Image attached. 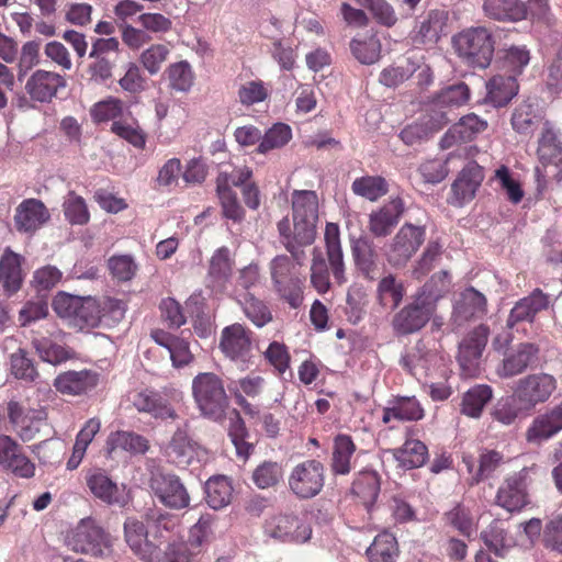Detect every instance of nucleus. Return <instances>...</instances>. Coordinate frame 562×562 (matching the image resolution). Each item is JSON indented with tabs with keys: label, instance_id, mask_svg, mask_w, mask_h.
I'll list each match as a JSON object with an SVG mask.
<instances>
[{
	"label": "nucleus",
	"instance_id": "1",
	"mask_svg": "<svg viewBox=\"0 0 562 562\" xmlns=\"http://www.w3.org/2000/svg\"><path fill=\"white\" fill-rule=\"evenodd\" d=\"M177 524V516L156 506L148 507L140 515V519L125 520V541L142 560L160 561L164 555L169 554V542Z\"/></svg>",
	"mask_w": 562,
	"mask_h": 562
},
{
	"label": "nucleus",
	"instance_id": "2",
	"mask_svg": "<svg viewBox=\"0 0 562 562\" xmlns=\"http://www.w3.org/2000/svg\"><path fill=\"white\" fill-rule=\"evenodd\" d=\"M293 229L288 217L278 223L282 244L297 266L305 260L303 247L313 244L318 221V198L315 191L295 190L292 193Z\"/></svg>",
	"mask_w": 562,
	"mask_h": 562
},
{
	"label": "nucleus",
	"instance_id": "3",
	"mask_svg": "<svg viewBox=\"0 0 562 562\" xmlns=\"http://www.w3.org/2000/svg\"><path fill=\"white\" fill-rule=\"evenodd\" d=\"M457 55L473 68L490 66L494 54L492 33L484 26L468 27L452 38Z\"/></svg>",
	"mask_w": 562,
	"mask_h": 562
},
{
	"label": "nucleus",
	"instance_id": "4",
	"mask_svg": "<svg viewBox=\"0 0 562 562\" xmlns=\"http://www.w3.org/2000/svg\"><path fill=\"white\" fill-rule=\"evenodd\" d=\"M54 311L63 318L70 319L81 329L95 327L101 321V308L91 296L58 293L53 301Z\"/></svg>",
	"mask_w": 562,
	"mask_h": 562
},
{
	"label": "nucleus",
	"instance_id": "5",
	"mask_svg": "<svg viewBox=\"0 0 562 562\" xmlns=\"http://www.w3.org/2000/svg\"><path fill=\"white\" fill-rule=\"evenodd\" d=\"M436 294L428 291V285L417 294L414 302L403 307L393 318V328L400 335H408L420 330L434 312Z\"/></svg>",
	"mask_w": 562,
	"mask_h": 562
},
{
	"label": "nucleus",
	"instance_id": "6",
	"mask_svg": "<svg viewBox=\"0 0 562 562\" xmlns=\"http://www.w3.org/2000/svg\"><path fill=\"white\" fill-rule=\"evenodd\" d=\"M325 484V468L317 460H305L291 470L288 477L290 491L300 499L318 495Z\"/></svg>",
	"mask_w": 562,
	"mask_h": 562
},
{
	"label": "nucleus",
	"instance_id": "7",
	"mask_svg": "<svg viewBox=\"0 0 562 562\" xmlns=\"http://www.w3.org/2000/svg\"><path fill=\"white\" fill-rule=\"evenodd\" d=\"M548 389H513L508 395L501 397L494 408V416L505 425L512 424L518 414L547 401Z\"/></svg>",
	"mask_w": 562,
	"mask_h": 562
},
{
	"label": "nucleus",
	"instance_id": "8",
	"mask_svg": "<svg viewBox=\"0 0 562 562\" xmlns=\"http://www.w3.org/2000/svg\"><path fill=\"white\" fill-rule=\"evenodd\" d=\"M149 487L158 501L167 508L182 510L190 506V494L181 480L171 473L153 472Z\"/></svg>",
	"mask_w": 562,
	"mask_h": 562
},
{
	"label": "nucleus",
	"instance_id": "9",
	"mask_svg": "<svg viewBox=\"0 0 562 562\" xmlns=\"http://www.w3.org/2000/svg\"><path fill=\"white\" fill-rule=\"evenodd\" d=\"M265 532L282 542L304 543L311 539L312 528L300 516L279 514L266 521Z\"/></svg>",
	"mask_w": 562,
	"mask_h": 562
},
{
	"label": "nucleus",
	"instance_id": "10",
	"mask_svg": "<svg viewBox=\"0 0 562 562\" xmlns=\"http://www.w3.org/2000/svg\"><path fill=\"white\" fill-rule=\"evenodd\" d=\"M112 119L111 131L136 148H143L146 136L137 121L123 102L115 98H108V120Z\"/></svg>",
	"mask_w": 562,
	"mask_h": 562
},
{
	"label": "nucleus",
	"instance_id": "11",
	"mask_svg": "<svg viewBox=\"0 0 562 562\" xmlns=\"http://www.w3.org/2000/svg\"><path fill=\"white\" fill-rule=\"evenodd\" d=\"M425 240V227L404 224L386 251L387 261L394 267L404 266Z\"/></svg>",
	"mask_w": 562,
	"mask_h": 562
},
{
	"label": "nucleus",
	"instance_id": "12",
	"mask_svg": "<svg viewBox=\"0 0 562 562\" xmlns=\"http://www.w3.org/2000/svg\"><path fill=\"white\" fill-rule=\"evenodd\" d=\"M220 349L229 360L246 364L252 352L251 331L239 323L224 327L221 333Z\"/></svg>",
	"mask_w": 562,
	"mask_h": 562
},
{
	"label": "nucleus",
	"instance_id": "13",
	"mask_svg": "<svg viewBox=\"0 0 562 562\" xmlns=\"http://www.w3.org/2000/svg\"><path fill=\"white\" fill-rule=\"evenodd\" d=\"M64 75L44 69L35 70L25 82V92L34 102L50 103L67 88Z\"/></svg>",
	"mask_w": 562,
	"mask_h": 562
},
{
	"label": "nucleus",
	"instance_id": "14",
	"mask_svg": "<svg viewBox=\"0 0 562 562\" xmlns=\"http://www.w3.org/2000/svg\"><path fill=\"white\" fill-rule=\"evenodd\" d=\"M488 334L487 326L479 325L459 344L458 361L462 374L472 376L476 373L480 359L487 344Z\"/></svg>",
	"mask_w": 562,
	"mask_h": 562
},
{
	"label": "nucleus",
	"instance_id": "15",
	"mask_svg": "<svg viewBox=\"0 0 562 562\" xmlns=\"http://www.w3.org/2000/svg\"><path fill=\"white\" fill-rule=\"evenodd\" d=\"M536 465L526 467L508 476L499 486L496 503L508 512L520 510L528 504L527 479Z\"/></svg>",
	"mask_w": 562,
	"mask_h": 562
},
{
	"label": "nucleus",
	"instance_id": "16",
	"mask_svg": "<svg viewBox=\"0 0 562 562\" xmlns=\"http://www.w3.org/2000/svg\"><path fill=\"white\" fill-rule=\"evenodd\" d=\"M68 544L76 552L102 555L105 546L103 528L92 518L82 519L72 531Z\"/></svg>",
	"mask_w": 562,
	"mask_h": 562
},
{
	"label": "nucleus",
	"instance_id": "17",
	"mask_svg": "<svg viewBox=\"0 0 562 562\" xmlns=\"http://www.w3.org/2000/svg\"><path fill=\"white\" fill-rule=\"evenodd\" d=\"M450 122L447 114L440 110H432L422 115L416 122L405 126L401 133V139L408 146L422 143L432 134L440 131Z\"/></svg>",
	"mask_w": 562,
	"mask_h": 562
},
{
	"label": "nucleus",
	"instance_id": "18",
	"mask_svg": "<svg viewBox=\"0 0 562 562\" xmlns=\"http://www.w3.org/2000/svg\"><path fill=\"white\" fill-rule=\"evenodd\" d=\"M405 206L401 198H393L369 215V231L375 237H384L392 233L404 213Z\"/></svg>",
	"mask_w": 562,
	"mask_h": 562
},
{
	"label": "nucleus",
	"instance_id": "19",
	"mask_svg": "<svg viewBox=\"0 0 562 562\" xmlns=\"http://www.w3.org/2000/svg\"><path fill=\"white\" fill-rule=\"evenodd\" d=\"M487 312V301L483 293L470 286L464 289L453 305V321L458 325L470 319L482 318Z\"/></svg>",
	"mask_w": 562,
	"mask_h": 562
},
{
	"label": "nucleus",
	"instance_id": "20",
	"mask_svg": "<svg viewBox=\"0 0 562 562\" xmlns=\"http://www.w3.org/2000/svg\"><path fill=\"white\" fill-rule=\"evenodd\" d=\"M562 430V402L546 414L536 417L526 431L529 443L540 445Z\"/></svg>",
	"mask_w": 562,
	"mask_h": 562
},
{
	"label": "nucleus",
	"instance_id": "21",
	"mask_svg": "<svg viewBox=\"0 0 562 562\" xmlns=\"http://www.w3.org/2000/svg\"><path fill=\"white\" fill-rule=\"evenodd\" d=\"M539 348L532 342L518 344L503 359L497 368V374L502 378H512L522 373L537 358Z\"/></svg>",
	"mask_w": 562,
	"mask_h": 562
},
{
	"label": "nucleus",
	"instance_id": "22",
	"mask_svg": "<svg viewBox=\"0 0 562 562\" xmlns=\"http://www.w3.org/2000/svg\"><path fill=\"white\" fill-rule=\"evenodd\" d=\"M49 213L44 203L36 199H27L19 204L15 210L14 222L20 232H35L47 220Z\"/></svg>",
	"mask_w": 562,
	"mask_h": 562
},
{
	"label": "nucleus",
	"instance_id": "23",
	"mask_svg": "<svg viewBox=\"0 0 562 562\" xmlns=\"http://www.w3.org/2000/svg\"><path fill=\"white\" fill-rule=\"evenodd\" d=\"M549 306V296L540 289L519 300L512 308L507 326L514 327L519 322H532L536 315Z\"/></svg>",
	"mask_w": 562,
	"mask_h": 562
},
{
	"label": "nucleus",
	"instance_id": "24",
	"mask_svg": "<svg viewBox=\"0 0 562 562\" xmlns=\"http://www.w3.org/2000/svg\"><path fill=\"white\" fill-rule=\"evenodd\" d=\"M448 22V12L445 10H431L419 22L414 32L415 44H436L445 34Z\"/></svg>",
	"mask_w": 562,
	"mask_h": 562
},
{
	"label": "nucleus",
	"instance_id": "25",
	"mask_svg": "<svg viewBox=\"0 0 562 562\" xmlns=\"http://www.w3.org/2000/svg\"><path fill=\"white\" fill-rule=\"evenodd\" d=\"M233 260L227 247H221L211 257L209 267V286L215 293H224L229 281Z\"/></svg>",
	"mask_w": 562,
	"mask_h": 562
},
{
	"label": "nucleus",
	"instance_id": "26",
	"mask_svg": "<svg viewBox=\"0 0 562 562\" xmlns=\"http://www.w3.org/2000/svg\"><path fill=\"white\" fill-rule=\"evenodd\" d=\"M168 458L178 467L193 463L200 454V446L189 438L184 429L178 428L166 449Z\"/></svg>",
	"mask_w": 562,
	"mask_h": 562
},
{
	"label": "nucleus",
	"instance_id": "27",
	"mask_svg": "<svg viewBox=\"0 0 562 562\" xmlns=\"http://www.w3.org/2000/svg\"><path fill=\"white\" fill-rule=\"evenodd\" d=\"M324 238L328 263L330 266L333 277L336 283L344 284L347 282V278L345 274V262L340 244L339 226L335 223H327Z\"/></svg>",
	"mask_w": 562,
	"mask_h": 562
},
{
	"label": "nucleus",
	"instance_id": "28",
	"mask_svg": "<svg viewBox=\"0 0 562 562\" xmlns=\"http://www.w3.org/2000/svg\"><path fill=\"white\" fill-rule=\"evenodd\" d=\"M518 82L513 75H496L486 82L485 103L505 106L518 93Z\"/></svg>",
	"mask_w": 562,
	"mask_h": 562
},
{
	"label": "nucleus",
	"instance_id": "29",
	"mask_svg": "<svg viewBox=\"0 0 562 562\" xmlns=\"http://www.w3.org/2000/svg\"><path fill=\"white\" fill-rule=\"evenodd\" d=\"M483 12L499 22H518L527 18L526 4L520 0H484Z\"/></svg>",
	"mask_w": 562,
	"mask_h": 562
},
{
	"label": "nucleus",
	"instance_id": "30",
	"mask_svg": "<svg viewBox=\"0 0 562 562\" xmlns=\"http://www.w3.org/2000/svg\"><path fill=\"white\" fill-rule=\"evenodd\" d=\"M24 258L5 248L0 259V283L9 293H15L20 290L23 282L22 262Z\"/></svg>",
	"mask_w": 562,
	"mask_h": 562
},
{
	"label": "nucleus",
	"instance_id": "31",
	"mask_svg": "<svg viewBox=\"0 0 562 562\" xmlns=\"http://www.w3.org/2000/svg\"><path fill=\"white\" fill-rule=\"evenodd\" d=\"M193 395L204 416L214 420L223 417L228 406L224 389H193Z\"/></svg>",
	"mask_w": 562,
	"mask_h": 562
},
{
	"label": "nucleus",
	"instance_id": "32",
	"mask_svg": "<svg viewBox=\"0 0 562 562\" xmlns=\"http://www.w3.org/2000/svg\"><path fill=\"white\" fill-rule=\"evenodd\" d=\"M483 179L481 168L475 164H469L459 173L452 183L451 190L459 204H463L474 198Z\"/></svg>",
	"mask_w": 562,
	"mask_h": 562
},
{
	"label": "nucleus",
	"instance_id": "33",
	"mask_svg": "<svg viewBox=\"0 0 562 562\" xmlns=\"http://www.w3.org/2000/svg\"><path fill=\"white\" fill-rule=\"evenodd\" d=\"M352 255L356 266L362 274L374 280L379 274V255L373 243L367 238H359L352 244Z\"/></svg>",
	"mask_w": 562,
	"mask_h": 562
},
{
	"label": "nucleus",
	"instance_id": "34",
	"mask_svg": "<svg viewBox=\"0 0 562 562\" xmlns=\"http://www.w3.org/2000/svg\"><path fill=\"white\" fill-rule=\"evenodd\" d=\"M400 468L411 470L425 464L428 459L426 445L418 439H407L400 448L391 450Z\"/></svg>",
	"mask_w": 562,
	"mask_h": 562
},
{
	"label": "nucleus",
	"instance_id": "35",
	"mask_svg": "<svg viewBox=\"0 0 562 562\" xmlns=\"http://www.w3.org/2000/svg\"><path fill=\"white\" fill-rule=\"evenodd\" d=\"M233 295L241 306L247 318H249L257 327H262L272 319L271 313L266 304L256 299L251 293H238L237 289H235Z\"/></svg>",
	"mask_w": 562,
	"mask_h": 562
},
{
	"label": "nucleus",
	"instance_id": "36",
	"mask_svg": "<svg viewBox=\"0 0 562 562\" xmlns=\"http://www.w3.org/2000/svg\"><path fill=\"white\" fill-rule=\"evenodd\" d=\"M486 127L487 122L485 120L474 113H470L461 117L460 121L449 130L443 142L447 143L449 139H453V142H468L479 133L484 132Z\"/></svg>",
	"mask_w": 562,
	"mask_h": 562
},
{
	"label": "nucleus",
	"instance_id": "37",
	"mask_svg": "<svg viewBox=\"0 0 562 562\" xmlns=\"http://www.w3.org/2000/svg\"><path fill=\"white\" fill-rule=\"evenodd\" d=\"M351 190L356 195L375 202L389 192V183L381 176H363L352 181Z\"/></svg>",
	"mask_w": 562,
	"mask_h": 562
},
{
	"label": "nucleus",
	"instance_id": "38",
	"mask_svg": "<svg viewBox=\"0 0 562 562\" xmlns=\"http://www.w3.org/2000/svg\"><path fill=\"white\" fill-rule=\"evenodd\" d=\"M134 406L139 412H146L159 418H175V411L150 390L144 389L133 398Z\"/></svg>",
	"mask_w": 562,
	"mask_h": 562
},
{
	"label": "nucleus",
	"instance_id": "39",
	"mask_svg": "<svg viewBox=\"0 0 562 562\" xmlns=\"http://www.w3.org/2000/svg\"><path fill=\"white\" fill-rule=\"evenodd\" d=\"M356 446L347 435H338L334 441L331 470L335 474H348L350 472V461L355 453Z\"/></svg>",
	"mask_w": 562,
	"mask_h": 562
},
{
	"label": "nucleus",
	"instance_id": "40",
	"mask_svg": "<svg viewBox=\"0 0 562 562\" xmlns=\"http://www.w3.org/2000/svg\"><path fill=\"white\" fill-rule=\"evenodd\" d=\"M390 405L385 409L384 422H389L391 416L406 420H418L424 416L423 408L415 396H396Z\"/></svg>",
	"mask_w": 562,
	"mask_h": 562
},
{
	"label": "nucleus",
	"instance_id": "41",
	"mask_svg": "<svg viewBox=\"0 0 562 562\" xmlns=\"http://www.w3.org/2000/svg\"><path fill=\"white\" fill-rule=\"evenodd\" d=\"M398 553L397 541L390 532L378 535L367 549L370 562H395Z\"/></svg>",
	"mask_w": 562,
	"mask_h": 562
},
{
	"label": "nucleus",
	"instance_id": "42",
	"mask_svg": "<svg viewBox=\"0 0 562 562\" xmlns=\"http://www.w3.org/2000/svg\"><path fill=\"white\" fill-rule=\"evenodd\" d=\"M233 487L225 476H216L205 483L206 503L213 509L227 506L232 499Z\"/></svg>",
	"mask_w": 562,
	"mask_h": 562
},
{
	"label": "nucleus",
	"instance_id": "43",
	"mask_svg": "<svg viewBox=\"0 0 562 562\" xmlns=\"http://www.w3.org/2000/svg\"><path fill=\"white\" fill-rule=\"evenodd\" d=\"M352 491L361 499L362 504L370 508L380 492V477L378 473L373 471L360 473L352 484Z\"/></svg>",
	"mask_w": 562,
	"mask_h": 562
},
{
	"label": "nucleus",
	"instance_id": "44",
	"mask_svg": "<svg viewBox=\"0 0 562 562\" xmlns=\"http://www.w3.org/2000/svg\"><path fill=\"white\" fill-rule=\"evenodd\" d=\"M481 538L488 549L501 557L514 544L512 537L507 535L504 528V524L499 520L492 521L481 532Z\"/></svg>",
	"mask_w": 562,
	"mask_h": 562
},
{
	"label": "nucleus",
	"instance_id": "45",
	"mask_svg": "<svg viewBox=\"0 0 562 562\" xmlns=\"http://www.w3.org/2000/svg\"><path fill=\"white\" fill-rule=\"evenodd\" d=\"M562 153V144L552 126L546 122L539 138L538 156L544 164L553 162Z\"/></svg>",
	"mask_w": 562,
	"mask_h": 562
},
{
	"label": "nucleus",
	"instance_id": "46",
	"mask_svg": "<svg viewBox=\"0 0 562 562\" xmlns=\"http://www.w3.org/2000/svg\"><path fill=\"white\" fill-rule=\"evenodd\" d=\"M404 296V289L395 277L389 274L382 278L378 284V299L382 306L395 308Z\"/></svg>",
	"mask_w": 562,
	"mask_h": 562
},
{
	"label": "nucleus",
	"instance_id": "47",
	"mask_svg": "<svg viewBox=\"0 0 562 562\" xmlns=\"http://www.w3.org/2000/svg\"><path fill=\"white\" fill-rule=\"evenodd\" d=\"M350 48L353 56L361 64L371 65L380 58L381 44L374 35L368 36L364 40L353 38L350 43Z\"/></svg>",
	"mask_w": 562,
	"mask_h": 562
},
{
	"label": "nucleus",
	"instance_id": "48",
	"mask_svg": "<svg viewBox=\"0 0 562 562\" xmlns=\"http://www.w3.org/2000/svg\"><path fill=\"white\" fill-rule=\"evenodd\" d=\"M171 89L188 92L194 82V74L187 60L171 64L167 69Z\"/></svg>",
	"mask_w": 562,
	"mask_h": 562
},
{
	"label": "nucleus",
	"instance_id": "49",
	"mask_svg": "<svg viewBox=\"0 0 562 562\" xmlns=\"http://www.w3.org/2000/svg\"><path fill=\"white\" fill-rule=\"evenodd\" d=\"M170 55V48L166 44H153L142 52L139 61L144 69L150 75L155 76L160 70Z\"/></svg>",
	"mask_w": 562,
	"mask_h": 562
},
{
	"label": "nucleus",
	"instance_id": "50",
	"mask_svg": "<svg viewBox=\"0 0 562 562\" xmlns=\"http://www.w3.org/2000/svg\"><path fill=\"white\" fill-rule=\"evenodd\" d=\"M311 284L319 294H325L330 289L328 267L322 251L317 248L313 249Z\"/></svg>",
	"mask_w": 562,
	"mask_h": 562
},
{
	"label": "nucleus",
	"instance_id": "51",
	"mask_svg": "<svg viewBox=\"0 0 562 562\" xmlns=\"http://www.w3.org/2000/svg\"><path fill=\"white\" fill-rule=\"evenodd\" d=\"M292 137V131L289 125L277 123L270 127L265 135H261V142L258 146L260 154H266L269 150L280 148L289 143Z\"/></svg>",
	"mask_w": 562,
	"mask_h": 562
},
{
	"label": "nucleus",
	"instance_id": "52",
	"mask_svg": "<svg viewBox=\"0 0 562 562\" xmlns=\"http://www.w3.org/2000/svg\"><path fill=\"white\" fill-rule=\"evenodd\" d=\"M225 177L216 180L217 195L221 201L223 214L225 217L233 221H240L244 215L243 207L240 206L236 193L232 189H225Z\"/></svg>",
	"mask_w": 562,
	"mask_h": 562
},
{
	"label": "nucleus",
	"instance_id": "53",
	"mask_svg": "<svg viewBox=\"0 0 562 562\" xmlns=\"http://www.w3.org/2000/svg\"><path fill=\"white\" fill-rule=\"evenodd\" d=\"M108 443L113 451L120 448L132 453H144L148 449V441L144 437L128 431L112 434Z\"/></svg>",
	"mask_w": 562,
	"mask_h": 562
},
{
	"label": "nucleus",
	"instance_id": "54",
	"mask_svg": "<svg viewBox=\"0 0 562 562\" xmlns=\"http://www.w3.org/2000/svg\"><path fill=\"white\" fill-rule=\"evenodd\" d=\"M108 269L113 279L119 282H127L135 277L138 266L131 255H119L108 259Z\"/></svg>",
	"mask_w": 562,
	"mask_h": 562
},
{
	"label": "nucleus",
	"instance_id": "55",
	"mask_svg": "<svg viewBox=\"0 0 562 562\" xmlns=\"http://www.w3.org/2000/svg\"><path fill=\"white\" fill-rule=\"evenodd\" d=\"M470 99V89L464 82L443 88L436 100L437 105L454 108L465 104Z\"/></svg>",
	"mask_w": 562,
	"mask_h": 562
},
{
	"label": "nucleus",
	"instance_id": "56",
	"mask_svg": "<svg viewBox=\"0 0 562 562\" xmlns=\"http://www.w3.org/2000/svg\"><path fill=\"white\" fill-rule=\"evenodd\" d=\"M282 468L277 462L266 461L258 465L252 473V481L259 488H268L279 483Z\"/></svg>",
	"mask_w": 562,
	"mask_h": 562
},
{
	"label": "nucleus",
	"instance_id": "57",
	"mask_svg": "<svg viewBox=\"0 0 562 562\" xmlns=\"http://www.w3.org/2000/svg\"><path fill=\"white\" fill-rule=\"evenodd\" d=\"M491 397V389H469L463 396L462 412L468 416L479 417Z\"/></svg>",
	"mask_w": 562,
	"mask_h": 562
},
{
	"label": "nucleus",
	"instance_id": "58",
	"mask_svg": "<svg viewBox=\"0 0 562 562\" xmlns=\"http://www.w3.org/2000/svg\"><path fill=\"white\" fill-rule=\"evenodd\" d=\"M416 72L414 65L409 66V56H407L403 64L385 68L380 74V82L386 87H396L413 77Z\"/></svg>",
	"mask_w": 562,
	"mask_h": 562
},
{
	"label": "nucleus",
	"instance_id": "59",
	"mask_svg": "<svg viewBox=\"0 0 562 562\" xmlns=\"http://www.w3.org/2000/svg\"><path fill=\"white\" fill-rule=\"evenodd\" d=\"M11 373L25 382H36L37 372L31 359L26 357L23 349H19L10 357Z\"/></svg>",
	"mask_w": 562,
	"mask_h": 562
},
{
	"label": "nucleus",
	"instance_id": "60",
	"mask_svg": "<svg viewBox=\"0 0 562 562\" xmlns=\"http://www.w3.org/2000/svg\"><path fill=\"white\" fill-rule=\"evenodd\" d=\"M99 375L90 370L67 371L55 379L54 386H94Z\"/></svg>",
	"mask_w": 562,
	"mask_h": 562
},
{
	"label": "nucleus",
	"instance_id": "61",
	"mask_svg": "<svg viewBox=\"0 0 562 562\" xmlns=\"http://www.w3.org/2000/svg\"><path fill=\"white\" fill-rule=\"evenodd\" d=\"M237 97L243 105L249 106L265 101L268 97V89L262 81L251 80L240 85Z\"/></svg>",
	"mask_w": 562,
	"mask_h": 562
},
{
	"label": "nucleus",
	"instance_id": "62",
	"mask_svg": "<svg viewBox=\"0 0 562 562\" xmlns=\"http://www.w3.org/2000/svg\"><path fill=\"white\" fill-rule=\"evenodd\" d=\"M539 123L540 119L533 114L532 108L527 104L515 109L512 116L513 128L520 134L532 133Z\"/></svg>",
	"mask_w": 562,
	"mask_h": 562
},
{
	"label": "nucleus",
	"instance_id": "63",
	"mask_svg": "<svg viewBox=\"0 0 562 562\" xmlns=\"http://www.w3.org/2000/svg\"><path fill=\"white\" fill-rule=\"evenodd\" d=\"M63 273L55 266H44L33 273L32 285L37 291H48L56 286L61 280Z\"/></svg>",
	"mask_w": 562,
	"mask_h": 562
},
{
	"label": "nucleus",
	"instance_id": "64",
	"mask_svg": "<svg viewBox=\"0 0 562 562\" xmlns=\"http://www.w3.org/2000/svg\"><path fill=\"white\" fill-rule=\"evenodd\" d=\"M48 314V304L44 299L37 297L27 301L19 312V322L22 326H27L34 322L43 319Z\"/></svg>",
	"mask_w": 562,
	"mask_h": 562
}]
</instances>
